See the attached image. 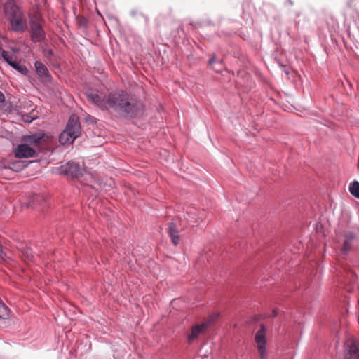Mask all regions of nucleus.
Segmentation results:
<instances>
[{"mask_svg":"<svg viewBox=\"0 0 359 359\" xmlns=\"http://www.w3.org/2000/svg\"><path fill=\"white\" fill-rule=\"evenodd\" d=\"M86 95L88 102L102 110L116 113L125 118L137 117L142 114L144 109L140 100L130 97L123 90L110 93L103 98L93 91L88 92Z\"/></svg>","mask_w":359,"mask_h":359,"instance_id":"obj_1","label":"nucleus"},{"mask_svg":"<svg viewBox=\"0 0 359 359\" xmlns=\"http://www.w3.org/2000/svg\"><path fill=\"white\" fill-rule=\"evenodd\" d=\"M49 140V136L43 132L24 135L22 138V142L27 143L34 149H36L39 152L43 151V149L46 147Z\"/></svg>","mask_w":359,"mask_h":359,"instance_id":"obj_2","label":"nucleus"},{"mask_svg":"<svg viewBox=\"0 0 359 359\" xmlns=\"http://www.w3.org/2000/svg\"><path fill=\"white\" fill-rule=\"evenodd\" d=\"M30 25V39L34 43H40L46 39V32L43 27L42 20L34 17L29 20Z\"/></svg>","mask_w":359,"mask_h":359,"instance_id":"obj_3","label":"nucleus"},{"mask_svg":"<svg viewBox=\"0 0 359 359\" xmlns=\"http://www.w3.org/2000/svg\"><path fill=\"white\" fill-rule=\"evenodd\" d=\"M59 172L62 175L71 178H79L83 175L79 163L74 161H69L60 165Z\"/></svg>","mask_w":359,"mask_h":359,"instance_id":"obj_4","label":"nucleus"},{"mask_svg":"<svg viewBox=\"0 0 359 359\" xmlns=\"http://www.w3.org/2000/svg\"><path fill=\"white\" fill-rule=\"evenodd\" d=\"M266 329L264 325H262L260 329L256 332L255 336V341L257 344V348L261 359H266L267 356L266 344Z\"/></svg>","mask_w":359,"mask_h":359,"instance_id":"obj_5","label":"nucleus"},{"mask_svg":"<svg viewBox=\"0 0 359 359\" xmlns=\"http://www.w3.org/2000/svg\"><path fill=\"white\" fill-rule=\"evenodd\" d=\"M213 318L210 316L205 323L201 324H196L191 328V332L187 335V341L189 344H191L196 339H197L201 334L206 332L208 326L213 321Z\"/></svg>","mask_w":359,"mask_h":359,"instance_id":"obj_6","label":"nucleus"},{"mask_svg":"<svg viewBox=\"0 0 359 359\" xmlns=\"http://www.w3.org/2000/svg\"><path fill=\"white\" fill-rule=\"evenodd\" d=\"M344 359H359V344L353 338L348 339L344 344Z\"/></svg>","mask_w":359,"mask_h":359,"instance_id":"obj_7","label":"nucleus"},{"mask_svg":"<svg viewBox=\"0 0 359 359\" xmlns=\"http://www.w3.org/2000/svg\"><path fill=\"white\" fill-rule=\"evenodd\" d=\"M15 156L18 158L36 157L37 151L26 142L19 144L15 149Z\"/></svg>","mask_w":359,"mask_h":359,"instance_id":"obj_8","label":"nucleus"},{"mask_svg":"<svg viewBox=\"0 0 359 359\" xmlns=\"http://www.w3.org/2000/svg\"><path fill=\"white\" fill-rule=\"evenodd\" d=\"M166 232L171 239L174 245H177L180 241V236L179 234V222L172 221L168 224Z\"/></svg>","mask_w":359,"mask_h":359,"instance_id":"obj_9","label":"nucleus"},{"mask_svg":"<svg viewBox=\"0 0 359 359\" xmlns=\"http://www.w3.org/2000/svg\"><path fill=\"white\" fill-rule=\"evenodd\" d=\"M65 129H67V130L70 133H72L79 137L81 133L79 118L76 115H71L66 125Z\"/></svg>","mask_w":359,"mask_h":359,"instance_id":"obj_10","label":"nucleus"},{"mask_svg":"<svg viewBox=\"0 0 359 359\" xmlns=\"http://www.w3.org/2000/svg\"><path fill=\"white\" fill-rule=\"evenodd\" d=\"M30 208L44 211L48 207V203L46 197L41 194H34L32 196L29 203Z\"/></svg>","mask_w":359,"mask_h":359,"instance_id":"obj_11","label":"nucleus"},{"mask_svg":"<svg viewBox=\"0 0 359 359\" xmlns=\"http://www.w3.org/2000/svg\"><path fill=\"white\" fill-rule=\"evenodd\" d=\"M4 12L8 20L11 18H18L25 15L20 7L11 2L5 4Z\"/></svg>","mask_w":359,"mask_h":359,"instance_id":"obj_12","label":"nucleus"},{"mask_svg":"<svg viewBox=\"0 0 359 359\" xmlns=\"http://www.w3.org/2000/svg\"><path fill=\"white\" fill-rule=\"evenodd\" d=\"M35 71L38 76L43 81H50L51 75L46 66L40 61L34 62Z\"/></svg>","mask_w":359,"mask_h":359,"instance_id":"obj_13","label":"nucleus"},{"mask_svg":"<svg viewBox=\"0 0 359 359\" xmlns=\"http://www.w3.org/2000/svg\"><path fill=\"white\" fill-rule=\"evenodd\" d=\"M356 241V236L351 232H348L344 235V244L341 248V252L347 255L353 249L354 243Z\"/></svg>","mask_w":359,"mask_h":359,"instance_id":"obj_14","label":"nucleus"},{"mask_svg":"<svg viewBox=\"0 0 359 359\" xmlns=\"http://www.w3.org/2000/svg\"><path fill=\"white\" fill-rule=\"evenodd\" d=\"M9 24L11 29L16 32H23L26 28V20L25 15L18 18L10 19Z\"/></svg>","mask_w":359,"mask_h":359,"instance_id":"obj_15","label":"nucleus"},{"mask_svg":"<svg viewBox=\"0 0 359 359\" xmlns=\"http://www.w3.org/2000/svg\"><path fill=\"white\" fill-rule=\"evenodd\" d=\"M77 138L76 136L70 133L65 128V130L59 135V142L61 144H72Z\"/></svg>","mask_w":359,"mask_h":359,"instance_id":"obj_16","label":"nucleus"},{"mask_svg":"<svg viewBox=\"0 0 359 359\" xmlns=\"http://www.w3.org/2000/svg\"><path fill=\"white\" fill-rule=\"evenodd\" d=\"M27 166V164L25 161L22 160H17L14 161H11L8 163V165L6 168H9L10 170L19 172L22 171Z\"/></svg>","mask_w":359,"mask_h":359,"instance_id":"obj_17","label":"nucleus"},{"mask_svg":"<svg viewBox=\"0 0 359 359\" xmlns=\"http://www.w3.org/2000/svg\"><path fill=\"white\" fill-rule=\"evenodd\" d=\"M10 66L13 69L18 70L20 73L23 75H27L29 70L28 69L23 65L20 64V62L15 61L13 63H10Z\"/></svg>","mask_w":359,"mask_h":359,"instance_id":"obj_18","label":"nucleus"},{"mask_svg":"<svg viewBox=\"0 0 359 359\" xmlns=\"http://www.w3.org/2000/svg\"><path fill=\"white\" fill-rule=\"evenodd\" d=\"M350 193L357 198H359V182L354 181L349 185Z\"/></svg>","mask_w":359,"mask_h":359,"instance_id":"obj_19","label":"nucleus"},{"mask_svg":"<svg viewBox=\"0 0 359 359\" xmlns=\"http://www.w3.org/2000/svg\"><path fill=\"white\" fill-rule=\"evenodd\" d=\"M0 54L4 59V61H6L9 65L10 63H13L15 60L13 59V56L10 55L8 52L5 51L2 48V44L0 42Z\"/></svg>","mask_w":359,"mask_h":359,"instance_id":"obj_20","label":"nucleus"},{"mask_svg":"<svg viewBox=\"0 0 359 359\" xmlns=\"http://www.w3.org/2000/svg\"><path fill=\"white\" fill-rule=\"evenodd\" d=\"M196 212V210L195 208H191L189 211L187 212L188 215V217L186 218L189 223H196L197 222V218L195 217Z\"/></svg>","mask_w":359,"mask_h":359,"instance_id":"obj_21","label":"nucleus"},{"mask_svg":"<svg viewBox=\"0 0 359 359\" xmlns=\"http://www.w3.org/2000/svg\"><path fill=\"white\" fill-rule=\"evenodd\" d=\"M22 255L26 257L28 261H32L34 258L32 251L30 248H25L22 250Z\"/></svg>","mask_w":359,"mask_h":359,"instance_id":"obj_22","label":"nucleus"},{"mask_svg":"<svg viewBox=\"0 0 359 359\" xmlns=\"http://www.w3.org/2000/svg\"><path fill=\"white\" fill-rule=\"evenodd\" d=\"M215 62H216V55L215 54H213L212 55V57H210V59L209 60L208 63H209V65L213 66Z\"/></svg>","mask_w":359,"mask_h":359,"instance_id":"obj_23","label":"nucleus"},{"mask_svg":"<svg viewBox=\"0 0 359 359\" xmlns=\"http://www.w3.org/2000/svg\"><path fill=\"white\" fill-rule=\"evenodd\" d=\"M5 100V96L2 92L0 91V104L3 103Z\"/></svg>","mask_w":359,"mask_h":359,"instance_id":"obj_24","label":"nucleus"},{"mask_svg":"<svg viewBox=\"0 0 359 359\" xmlns=\"http://www.w3.org/2000/svg\"><path fill=\"white\" fill-rule=\"evenodd\" d=\"M26 117V118H23L25 122L30 123L32 121V119H29V116L27 115Z\"/></svg>","mask_w":359,"mask_h":359,"instance_id":"obj_25","label":"nucleus"},{"mask_svg":"<svg viewBox=\"0 0 359 359\" xmlns=\"http://www.w3.org/2000/svg\"><path fill=\"white\" fill-rule=\"evenodd\" d=\"M285 4L292 6L293 5V2L291 0H287L285 1Z\"/></svg>","mask_w":359,"mask_h":359,"instance_id":"obj_26","label":"nucleus"},{"mask_svg":"<svg viewBox=\"0 0 359 359\" xmlns=\"http://www.w3.org/2000/svg\"><path fill=\"white\" fill-rule=\"evenodd\" d=\"M277 315H278L277 311H276V310H273V311H272V315H271V316H272L273 317H276Z\"/></svg>","mask_w":359,"mask_h":359,"instance_id":"obj_27","label":"nucleus"},{"mask_svg":"<svg viewBox=\"0 0 359 359\" xmlns=\"http://www.w3.org/2000/svg\"><path fill=\"white\" fill-rule=\"evenodd\" d=\"M47 54H48V55H53V50H50H50H47Z\"/></svg>","mask_w":359,"mask_h":359,"instance_id":"obj_28","label":"nucleus"},{"mask_svg":"<svg viewBox=\"0 0 359 359\" xmlns=\"http://www.w3.org/2000/svg\"><path fill=\"white\" fill-rule=\"evenodd\" d=\"M212 69H215V71H216L217 72H220V70H221L222 67H221V68H219V69H215V68L212 67Z\"/></svg>","mask_w":359,"mask_h":359,"instance_id":"obj_29","label":"nucleus"}]
</instances>
